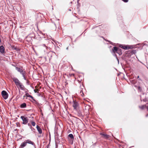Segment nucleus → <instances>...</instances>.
Returning <instances> with one entry per match:
<instances>
[{
	"mask_svg": "<svg viewBox=\"0 0 148 148\" xmlns=\"http://www.w3.org/2000/svg\"><path fill=\"white\" fill-rule=\"evenodd\" d=\"M13 80L18 88H20L21 90H24L25 88L24 86L17 78H14Z\"/></svg>",
	"mask_w": 148,
	"mask_h": 148,
	"instance_id": "f257e3e1",
	"label": "nucleus"
},
{
	"mask_svg": "<svg viewBox=\"0 0 148 148\" xmlns=\"http://www.w3.org/2000/svg\"><path fill=\"white\" fill-rule=\"evenodd\" d=\"M112 50L113 52L114 53H118L119 55H121L122 54L121 49L116 47H114L112 49Z\"/></svg>",
	"mask_w": 148,
	"mask_h": 148,
	"instance_id": "f03ea898",
	"label": "nucleus"
},
{
	"mask_svg": "<svg viewBox=\"0 0 148 148\" xmlns=\"http://www.w3.org/2000/svg\"><path fill=\"white\" fill-rule=\"evenodd\" d=\"M21 118L23 120V124L26 125L27 124L29 121V119L27 117L22 116L21 117Z\"/></svg>",
	"mask_w": 148,
	"mask_h": 148,
	"instance_id": "7ed1b4c3",
	"label": "nucleus"
},
{
	"mask_svg": "<svg viewBox=\"0 0 148 148\" xmlns=\"http://www.w3.org/2000/svg\"><path fill=\"white\" fill-rule=\"evenodd\" d=\"M119 47L124 49H132L133 48L132 46L129 45H120Z\"/></svg>",
	"mask_w": 148,
	"mask_h": 148,
	"instance_id": "20e7f679",
	"label": "nucleus"
},
{
	"mask_svg": "<svg viewBox=\"0 0 148 148\" xmlns=\"http://www.w3.org/2000/svg\"><path fill=\"white\" fill-rule=\"evenodd\" d=\"M1 94L2 96L5 99H6L8 98V94L5 91H2L1 92Z\"/></svg>",
	"mask_w": 148,
	"mask_h": 148,
	"instance_id": "39448f33",
	"label": "nucleus"
},
{
	"mask_svg": "<svg viewBox=\"0 0 148 148\" xmlns=\"http://www.w3.org/2000/svg\"><path fill=\"white\" fill-rule=\"evenodd\" d=\"M0 52L2 54L5 53V48L3 45H1L0 47Z\"/></svg>",
	"mask_w": 148,
	"mask_h": 148,
	"instance_id": "423d86ee",
	"label": "nucleus"
},
{
	"mask_svg": "<svg viewBox=\"0 0 148 148\" xmlns=\"http://www.w3.org/2000/svg\"><path fill=\"white\" fill-rule=\"evenodd\" d=\"M78 106V103L76 101H73V106L74 108L76 109Z\"/></svg>",
	"mask_w": 148,
	"mask_h": 148,
	"instance_id": "0eeeda50",
	"label": "nucleus"
},
{
	"mask_svg": "<svg viewBox=\"0 0 148 148\" xmlns=\"http://www.w3.org/2000/svg\"><path fill=\"white\" fill-rule=\"evenodd\" d=\"M27 143L25 140L24 142L22 143L20 146V147L21 148H23L25 147Z\"/></svg>",
	"mask_w": 148,
	"mask_h": 148,
	"instance_id": "6e6552de",
	"label": "nucleus"
},
{
	"mask_svg": "<svg viewBox=\"0 0 148 148\" xmlns=\"http://www.w3.org/2000/svg\"><path fill=\"white\" fill-rule=\"evenodd\" d=\"M25 141L26 142L27 144V143L29 144H31L32 145H34V143L33 142L31 141L29 139H28V140H25Z\"/></svg>",
	"mask_w": 148,
	"mask_h": 148,
	"instance_id": "1a4fd4ad",
	"label": "nucleus"
},
{
	"mask_svg": "<svg viewBox=\"0 0 148 148\" xmlns=\"http://www.w3.org/2000/svg\"><path fill=\"white\" fill-rule=\"evenodd\" d=\"M36 128L38 130V133L40 134H41L42 133V130L41 128L38 125L36 126Z\"/></svg>",
	"mask_w": 148,
	"mask_h": 148,
	"instance_id": "9d476101",
	"label": "nucleus"
},
{
	"mask_svg": "<svg viewBox=\"0 0 148 148\" xmlns=\"http://www.w3.org/2000/svg\"><path fill=\"white\" fill-rule=\"evenodd\" d=\"M16 69L19 72L21 73H22L23 72V69L21 68L16 67Z\"/></svg>",
	"mask_w": 148,
	"mask_h": 148,
	"instance_id": "9b49d317",
	"label": "nucleus"
},
{
	"mask_svg": "<svg viewBox=\"0 0 148 148\" xmlns=\"http://www.w3.org/2000/svg\"><path fill=\"white\" fill-rule=\"evenodd\" d=\"M101 135L103 136L105 138H108L109 137V136L108 135L103 134H101Z\"/></svg>",
	"mask_w": 148,
	"mask_h": 148,
	"instance_id": "f8f14e48",
	"label": "nucleus"
},
{
	"mask_svg": "<svg viewBox=\"0 0 148 148\" xmlns=\"http://www.w3.org/2000/svg\"><path fill=\"white\" fill-rule=\"evenodd\" d=\"M69 138H70L71 139H72V142H71V144L73 143V140L74 139V137L73 135L72 134H70L68 136Z\"/></svg>",
	"mask_w": 148,
	"mask_h": 148,
	"instance_id": "ddd939ff",
	"label": "nucleus"
},
{
	"mask_svg": "<svg viewBox=\"0 0 148 148\" xmlns=\"http://www.w3.org/2000/svg\"><path fill=\"white\" fill-rule=\"evenodd\" d=\"M20 106L22 108H25L26 107V104L25 103H23Z\"/></svg>",
	"mask_w": 148,
	"mask_h": 148,
	"instance_id": "4468645a",
	"label": "nucleus"
},
{
	"mask_svg": "<svg viewBox=\"0 0 148 148\" xmlns=\"http://www.w3.org/2000/svg\"><path fill=\"white\" fill-rule=\"evenodd\" d=\"M27 97H30L32 99H33V97L31 95H29L28 93H27L25 95Z\"/></svg>",
	"mask_w": 148,
	"mask_h": 148,
	"instance_id": "2eb2a0df",
	"label": "nucleus"
},
{
	"mask_svg": "<svg viewBox=\"0 0 148 148\" xmlns=\"http://www.w3.org/2000/svg\"><path fill=\"white\" fill-rule=\"evenodd\" d=\"M33 100V101L32 102L35 103V104H36L37 105H38V103L33 98V99H32Z\"/></svg>",
	"mask_w": 148,
	"mask_h": 148,
	"instance_id": "dca6fc26",
	"label": "nucleus"
},
{
	"mask_svg": "<svg viewBox=\"0 0 148 148\" xmlns=\"http://www.w3.org/2000/svg\"><path fill=\"white\" fill-rule=\"evenodd\" d=\"M21 73L22 74L24 79H25V72H23L22 73Z\"/></svg>",
	"mask_w": 148,
	"mask_h": 148,
	"instance_id": "f3484780",
	"label": "nucleus"
},
{
	"mask_svg": "<svg viewBox=\"0 0 148 148\" xmlns=\"http://www.w3.org/2000/svg\"><path fill=\"white\" fill-rule=\"evenodd\" d=\"M31 123L32 124V125L34 126H35V125H36V123H35L34 122V121H31Z\"/></svg>",
	"mask_w": 148,
	"mask_h": 148,
	"instance_id": "a211bd4d",
	"label": "nucleus"
},
{
	"mask_svg": "<svg viewBox=\"0 0 148 148\" xmlns=\"http://www.w3.org/2000/svg\"><path fill=\"white\" fill-rule=\"evenodd\" d=\"M144 107H145V106H144L143 105V106H141V107H140H140H139V108H140L142 109H143L144 108Z\"/></svg>",
	"mask_w": 148,
	"mask_h": 148,
	"instance_id": "6ab92c4d",
	"label": "nucleus"
},
{
	"mask_svg": "<svg viewBox=\"0 0 148 148\" xmlns=\"http://www.w3.org/2000/svg\"><path fill=\"white\" fill-rule=\"evenodd\" d=\"M38 91V89H36L34 90V91L35 92H37Z\"/></svg>",
	"mask_w": 148,
	"mask_h": 148,
	"instance_id": "aec40b11",
	"label": "nucleus"
},
{
	"mask_svg": "<svg viewBox=\"0 0 148 148\" xmlns=\"http://www.w3.org/2000/svg\"><path fill=\"white\" fill-rule=\"evenodd\" d=\"M124 2H127L128 1V0H122Z\"/></svg>",
	"mask_w": 148,
	"mask_h": 148,
	"instance_id": "412c9836",
	"label": "nucleus"
},
{
	"mask_svg": "<svg viewBox=\"0 0 148 148\" xmlns=\"http://www.w3.org/2000/svg\"><path fill=\"white\" fill-rule=\"evenodd\" d=\"M30 128L32 130V125L30 127Z\"/></svg>",
	"mask_w": 148,
	"mask_h": 148,
	"instance_id": "4be33fe9",
	"label": "nucleus"
},
{
	"mask_svg": "<svg viewBox=\"0 0 148 148\" xmlns=\"http://www.w3.org/2000/svg\"><path fill=\"white\" fill-rule=\"evenodd\" d=\"M28 125L29 127H30V126H31V124H30L29 123H28Z\"/></svg>",
	"mask_w": 148,
	"mask_h": 148,
	"instance_id": "5701e85b",
	"label": "nucleus"
},
{
	"mask_svg": "<svg viewBox=\"0 0 148 148\" xmlns=\"http://www.w3.org/2000/svg\"><path fill=\"white\" fill-rule=\"evenodd\" d=\"M138 89L139 90H140L141 89V88L140 87H138Z\"/></svg>",
	"mask_w": 148,
	"mask_h": 148,
	"instance_id": "b1692460",
	"label": "nucleus"
},
{
	"mask_svg": "<svg viewBox=\"0 0 148 148\" xmlns=\"http://www.w3.org/2000/svg\"><path fill=\"white\" fill-rule=\"evenodd\" d=\"M35 130L34 129V128H32V131H34V130Z\"/></svg>",
	"mask_w": 148,
	"mask_h": 148,
	"instance_id": "393cba45",
	"label": "nucleus"
},
{
	"mask_svg": "<svg viewBox=\"0 0 148 148\" xmlns=\"http://www.w3.org/2000/svg\"><path fill=\"white\" fill-rule=\"evenodd\" d=\"M148 116V114H147V115H146V117H147V116Z\"/></svg>",
	"mask_w": 148,
	"mask_h": 148,
	"instance_id": "a878e982",
	"label": "nucleus"
},
{
	"mask_svg": "<svg viewBox=\"0 0 148 148\" xmlns=\"http://www.w3.org/2000/svg\"><path fill=\"white\" fill-rule=\"evenodd\" d=\"M43 45V46H45V47H46V46H45V45H44H44Z\"/></svg>",
	"mask_w": 148,
	"mask_h": 148,
	"instance_id": "bb28decb",
	"label": "nucleus"
},
{
	"mask_svg": "<svg viewBox=\"0 0 148 148\" xmlns=\"http://www.w3.org/2000/svg\"><path fill=\"white\" fill-rule=\"evenodd\" d=\"M68 49V47H67V48H66V49Z\"/></svg>",
	"mask_w": 148,
	"mask_h": 148,
	"instance_id": "cd10ccee",
	"label": "nucleus"
},
{
	"mask_svg": "<svg viewBox=\"0 0 148 148\" xmlns=\"http://www.w3.org/2000/svg\"><path fill=\"white\" fill-rule=\"evenodd\" d=\"M25 97V95H24V96H23V97Z\"/></svg>",
	"mask_w": 148,
	"mask_h": 148,
	"instance_id": "c85d7f7f",
	"label": "nucleus"
},
{
	"mask_svg": "<svg viewBox=\"0 0 148 148\" xmlns=\"http://www.w3.org/2000/svg\"><path fill=\"white\" fill-rule=\"evenodd\" d=\"M139 77V76H138V78Z\"/></svg>",
	"mask_w": 148,
	"mask_h": 148,
	"instance_id": "c756f323",
	"label": "nucleus"
}]
</instances>
